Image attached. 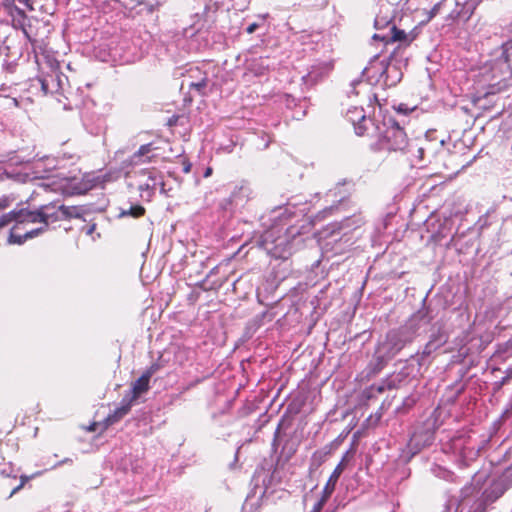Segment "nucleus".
Listing matches in <instances>:
<instances>
[{
	"instance_id": "c756f323",
	"label": "nucleus",
	"mask_w": 512,
	"mask_h": 512,
	"mask_svg": "<svg viewBox=\"0 0 512 512\" xmlns=\"http://www.w3.org/2000/svg\"><path fill=\"white\" fill-rule=\"evenodd\" d=\"M8 206L7 200H0V211L4 210Z\"/></svg>"
},
{
	"instance_id": "393cba45",
	"label": "nucleus",
	"mask_w": 512,
	"mask_h": 512,
	"mask_svg": "<svg viewBox=\"0 0 512 512\" xmlns=\"http://www.w3.org/2000/svg\"><path fill=\"white\" fill-rule=\"evenodd\" d=\"M257 28H258V24L252 23L247 27L246 31L248 34H252Z\"/></svg>"
},
{
	"instance_id": "bb28decb",
	"label": "nucleus",
	"mask_w": 512,
	"mask_h": 512,
	"mask_svg": "<svg viewBox=\"0 0 512 512\" xmlns=\"http://www.w3.org/2000/svg\"><path fill=\"white\" fill-rule=\"evenodd\" d=\"M27 480L26 477H22V481H21V484L19 486H17L16 488L13 489V491L11 492L10 496H12L14 493H16L18 490H20L23 485H24V482Z\"/></svg>"
},
{
	"instance_id": "9b49d317",
	"label": "nucleus",
	"mask_w": 512,
	"mask_h": 512,
	"mask_svg": "<svg viewBox=\"0 0 512 512\" xmlns=\"http://www.w3.org/2000/svg\"><path fill=\"white\" fill-rule=\"evenodd\" d=\"M448 341V335L442 329H438L436 332L432 333L430 336V340L425 345L423 350L424 355H430L440 347H442Z\"/></svg>"
},
{
	"instance_id": "ddd939ff",
	"label": "nucleus",
	"mask_w": 512,
	"mask_h": 512,
	"mask_svg": "<svg viewBox=\"0 0 512 512\" xmlns=\"http://www.w3.org/2000/svg\"><path fill=\"white\" fill-rule=\"evenodd\" d=\"M154 150L152 143L144 144L131 156L130 162L133 165L142 164L151 161L152 157L148 156Z\"/></svg>"
},
{
	"instance_id": "6e6552de",
	"label": "nucleus",
	"mask_w": 512,
	"mask_h": 512,
	"mask_svg": "<svg viewBox=\"0 0 512 512\" xmlns=\"http://www.w3.org/2000/svg\"><path fill=\"white\" fill-rule=\"evenodd\" d=\"M158 370L156 364L151 365L133 384L130 392L126 395L135 401L142 393L148 391L152 375Z\"/></svg>"
},
{
	"instance_id": "2f4dec72",
	"label": "nucleus",
	"mask_w": 512,
	"mask_h": 512,
	"mask_svg": "<svg viewBox=\"0 0 512 512\" xmlns=\"http://www.w3.org/2000/svg\"><path fill=\"white\" fill-rule=\"evenodd\" d=\"M95 227H96V226H95V224L91 225V226L87 229L86 234L91 235V234L94 232Z\"/></svg>"
},
{
	"instance_id": "1a4fd4ad",
	"label": "nucleus",
	"mask_w": 512,
	"mask_h": 512,
	"mask_svg": "<svg viewBox=\"0 0 512 512\" xmlns=\"http://www.w3.org/2000/svg\"><path fill=\"white\" fill-rule=\"evenodd\" d=\"M346 117L353 124L356 134L362 136L367 129V122H370V120L366 118L364 109L357 106L349 108Z\"/></svg>"
},
{
	"instance_id": "72a5a7b5",
	"label": "nucleus",
	"mask_w": 512,
	"mask_h": 512,
	"mask_svg": "<svg viewBox=\"0 0 512 512\" xmlns=\"http://www.w3.org/2000/svg\"><path fill=\"white\" fill-rule=\"evenodd\" d=\"M211 172H212L211 168H208V169L205 171L204 176H205V177L210 176V175H211Z\"/></svg>"
},
{
	"instance_id": "cd10ccee",
	"label": "nucleus",
	"mask_w": 512,
	"mask_h": 512,
	"mask_svg": "<svg viewBox=\"0 0 512 512\" xmlns=\"http://www.w3.org/2000/svg\"><path fill=\"white\" fill-rule=\"evenodd\" d=\"M321 509H322V502H321V501H319V502H317V503L314 505V507H313V509L311 510V512H320V511H321Z\"/></svg>"
},
{
	"instance_id": "4be33fe9",
	"label": "nucleus",
	"mask_w": 512,
	"mask_h": 512,
	"mask_svg": "<svg viewBox=\"0 0 512 512\" xmlns=\"http://www.w3.org/2000/svg\"><path fill=\"white\" fill-rule=\"evenodd\" d=\"M391 20L389 16L381 17L377 15L375 18V27L376 29L384 28L385 26L391 27Z\"/></svg>"
},
{
	"instance_id": "0eeeda50",
	"label": "nucleus",
	"mask_w": 512,
	"mask_h": 512,
	"mask_svg": "<svg viewBox=\"0 0 512 512\" xmlns=\"http://www.w3.org/2000/svg\"><path fill=\"white\" fill-rule=\"evenodd\" d=\"M274 234L275 228L265 231L262 235L261 245L268 252V254L274 257H284L289 242L286 238H274Z\"/></svg>"
},
{
	"instance_id": "2eb2a0df",
	"label": "nucleus",
	"mask_w": 512,
	"mask_h": 512,
	"mask_svg": "<svg viewBox=\"0 0 512 512\" xmlns=\"http://www.w3.org/2000/svg\"><path fill=\"white\" fill-rule=\"evenodd\" d=\"M133 402V400L125 395L122 399L121 406L118 407L113 414L107 417V422L109 424H113L125 416L130 411Z\"/></svg>"
},
{
	"instance_id": "473e14b6",
	"label": "nucleus",
	"mask_w": 512,
	"mask_h": 512,
	"mask_svg": "<svg viewBox=\"0 0 512 512\" xmlns=\"http://www.w3.org/2000/svg\"><path fill=\"white\" fill-rule=\"evenodd\" d=\"M458 14H459L458 12H456V13H451V14L449 15V19L455 20V19L458 17Z\"/></svg>"
},
{
	"instance_id": "dca6fc26",
	"label": "nucleus",
	"mask_w": 512,
	"mask_h": 512,
	"mask_svg": "<svg viewBox=\"0 0 512 512\" xmlns=\"http://www.w3.org/2000/svg\"><path fill=\"white\" fill-rule=\"evenodd\" d=\"M391 35L388 36H380L379 34H375L374 38H380L382 41L388 43V42H406L408 41V36L404 30H399L396 28L395 24H392L390 27Z\"/></svg>"
},
{
	"instance_id": "20e7f679",
	"label": "nucleus",
	"mask_w": 512,
	"mask_h": 512,
	"mask_svg": "<svg viewBox=\"0 0 512 512\" xmlns=\"http://www.w3.org/2000/svg\"><path fill=\"white\" fill-rule=\"evenodd\" d=\"M391 67L385 60L375 56L363 70V75L371 84L395 85L399 78L389 79Z\"/></svg>"
},
{
	"instance_id": "a211bd4d",
	"label": "nucleus",
	"mask_w": 512,
	"mask_h": 512,
	"mask_svg": "<svg viewBox=\"0 0 512 512\" xmlns=\"http://www.w3.org/2000/svg\"><path fill=\"white\" fill-rule=\"evenodd\" d=\"M208 86V79L206 76L201 77L198 81H191L189 88L194 89L198 94L205 95Z\"/></svg>"
},
{
	"instance_id": "f3484780",
	"label": "nucleus",
	"mask_w": 512,
	"mask_h": 512,
	"mask_svg": "<svg viewBox=\"0 0 512 512\" xmlns=\"http://www.w3.org/2000/svg\"><path fill=\"white\" fill-rule=\"evenodd\" d=\"M266 62L267 60L262 57L252 59L248 63V70L255 76H262L268 70V64Z\"/></svg>"
},
{
	"instance_id": "4468645a",
	"label": "nucleus",
	"mask_w": 512,
	"mask_h": 512,
	"mask_svg": "<svg viewBox=\"0 0 512 512\" xmlns=\"http://www.w3.org/2000/svg\"><path fill=\"white\" fill-rule=\"evenodd\" d=\"M330 70L331 67L327 64L313 66L312 70L307 75L303 76V81L306 84H314L324 75H326Z\"/></svg>"
},
{
	"instance_id": "39448f33",
	"label": "nucleus",
	"mask_w": 512,
	"mask_h": 512,
	"mask_svg": "<svg viewBox=\"0 0 512 512\" xmlns=\"http://www.w3.org/2000/svg\"><path fill=\"white\" fill-rule=\"evenodd\" d=\"M139 191L142 197L150 199L157 187H160V191L165 193L163 175L155 169H143L138 172Z\"/></svg>"
},
{
	"instance_id": "5701e85b",
	"label": "nucleus",
	"mask_w": 512,
	"mask_h": 512,
	"mask_svg": "<svg viewBox=\"0 0 512 512\" xmlns=\"http://www.w3.org/2000/svg\"><path fill=\"white\" fill-rule=\"evenodd\" d=\"M34 81L37 83V85L40 86L42 94L46 96L49 93V88L46 79L39 77Z\"/></svg>"
},
{
	"instance_id": "a878e982",
	"label": "nucleus",
	"mask_w": 512,
	"mask_h": 512,
	"mask_svg": "<svg viewBox=\"0 0 512 512\" xmlns=\"http://www.w3.org/2000/svg\"><path fill=\"white\" fill-rule=\"evenodd\" d=\"M503 478L504 479H511V482H512V467L508 468L504 475H503Z\"/></svg>"
},
{
	"instance_id": "f8f14e48",
	"label": "nucleus",
	"mask_w": 512,
	"mask_h": 512,
	"mask_svg": "<svg viewBox=\"0 0 512 512\" xmlns=\"http://www.w3.org/2000/svg\"><path fill=\"white\" fill-rule=\"evenodd\" d=\"M404 346L403 343L398 342L397 340V334L395 332H390L387 335V341L384 343H381L378 348V352H381L382 350L386 349L388 347L387 352L383 355V357L391 358L393 357L398 351L402 349Z\"/></svg>"
},
{
	"instance_id": "f257e3e1",
	"label": "nucleus",
	"mask_w": 512,
	"mask_h": 512,
	"mask_svg": "<svg viewBox=\"0 0 512 512\" xmlns=\"http://www.w3.org/2000/svg\"><path fill=\"white\" fill-rule=\"evenodd\" d=\"M512 45L506 43L502 46L500 57L489 66L483 68L480 82L488 85L487 94H494L507 86V81L512 79Z\"/></svg>"
},
{
	"instance_id": "7c9ffc66",
	"label": "nucleus",
	"mask_w": 512,
	"mask_h": 512,
	"mask_svg": "<svg viewBox=\"0 0 512 512\" xmlns=\"http://www.w3.org/2000/svg\"><path fill=\"white\" fill-rule=\"evenodd\" d=\"M191 77H194V74H201V71L198 68L190 70Z\"/></svg>"
},
{
	"instance_id": "aec40b11",
	"label": "nucleus",
	"mask_w": 512,
	"mask_h": 512,
	"mask_svg": "<svg viewBox=\"0 0 512 512\" xmlns=\"http://www.w3.org/2000/svg\"><path fill=\"white\" fill-rule=\"evenodd\" d=\"M14 222L17 225V210H12L0 217V228Z\"/></svg>"
},
{
	"instance_id": "c85d7f7f",
	"label": "nucleus",
	"mask_w": 512,
	"mask_h": 512,
	"mask_svg": "<svg viewBox=\"0 0 512 512\" xmlns=\"http://www.w3.org/2000/svg\"><path fill=\"white\" fill-rule=\"evenodd\" d=\"M360 83H361L360 81H353V82L351 83V86H352V88H353V89H352V91H351V93H354V94H356V95L359 93L358 91H356L355 87H356V85H358V84H360Z\"/></svg>"
},
{
	"instance_id": "f03ea898",
	"label": "nucleus",
	"mask_w": 512,
	"mask_h": 512,
	"mask_svg": "<svg viewBox=\"0 0 512 512\" xmlns=\"http://www.w3.org/2000/svg\"><path fill=\"white\" fill-rule=\"evenodd\" d=\"M42 220L39 208L37 210L19 209L17 210V225H14L9 234L8 242L10 244H23L32 237L26 236L31 229H27L29 224H39L42 226Z\"/></svg>"
},
{
	"instance_id": "6ab92c4d",
	"label": "nucleus",
	"mask_w": 512,
	"mask_h": 512,
	"mask_svg": "<svg viewBox=\"0 0 512 512\" xmlns=\"http://www.w3.org/2000/svg\"><path fill=\"white\" fill-rule=\"evenodd\" d=\"M80 216L79 208L75 206L61 205V220L69 218H77Z\"/></svg>"
},
{
	"instance_id": "7ed1b4c3",
	"label": "nucleus",
	"mask_w": 512,
	"mask_h": 512,
	"mask_svg": "<svg viewBox=\"0 0 512 512\" xmlns=\"http://www.w3.org/2000/svg\"><path fill=\"white\" fill-rule=\"evenodd\" d=\"M385 129L380 132L378 146L381 150L403 151L407 146V135L396 122L383 123Z\"/></svg>"
},
{
	"instance_id": "412c9836",
	"label": "nucleus",
	"mask_w": 512,
	"mask_h": 512,
	"mask_svg": "<svg viewBox=\"0 0 512 512\" xmlns=\"http://www.w3.org/2000/svg\"><path fill=\"white\" fill-rule=\"evenodd\" d=\"M145 213V209L144 207L140 206V205H136V206H132L129 210L127 211H122L121 212V216H126V215H129V216H132V217H140L142 216L143 214Z\"/></svg>"
},
{
	"instance_id": "b1692460",
	"label": "nucleus",
	"mask_w": 512,
	"mask_h": 512,
	"mask_svg": "<svg viewBox=\"0 0 512 512\" xmlns=\"http://www.w3.org/2000/svg\"><path fill=\"white\" fill-rule=\"evenodd\" d=\"M469 512H485V506L482 502L476 503Z\"/></svg>"
},
{
	"instance_id": "9d476101",
	"label": "nucleus",
	"mask_w": 512,
	"mask_h": 512,
	"mask_svg": "<svg viewBox=\"0 0 512 512\" xmlns=\"http://www.w3.org/2000/svg\"><path fill=\"white\" fill-rule=\"evenodd\" d=\"M349 459H350L349 452H346L343 455L341 461L335 467L332 474L330 475V477L324 487V493L326 496H330L333 493L336 483H337L339 477L341 476V474L343 473L344 469L346 468V465L349 462Z\"/></svg>"
},
{
	"instance_id": "423d86ee",
	"label": "nucleus",
	"mask_w": 512,
	"mask_h": 512,
	"mask_svg": "<svg viewBox=\"0 0 512 512\" xmlns=\"http://www.w3.org/2000/svg\"><path fill=\"white\" fill-rule=\"evenodd\" d=\"M42 226L31 229L30 232L26 234V236L36 237L39 234L46 231L47 227L50 223H54L61 220V205H56L54 203H49L46 205H42L39 207Z\"/></svg>"
},
{
	"instance_id": "f704fd0d",
	"label": "nucleus",
	"mask_w": 512,
	"mask_h": 512,
	"mask_svg": "<svg viewBox=\"0 0 512 512\" xmlns=\"http://www.w3.org/2000/svg\"><path fill=\"white\" fill-rule=\"evenodd\" d=\"M506 488H507V486H505L504 488H502V489L500 490V494H502Z\"/></svg>"
}]
</instances>
